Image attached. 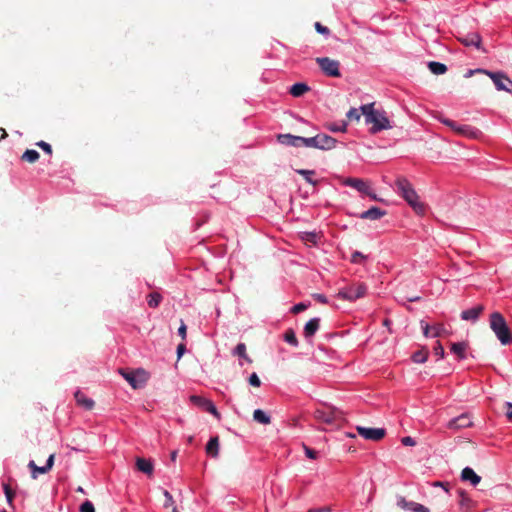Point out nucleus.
Returning <instances> with one entry per match:
<instances>
[{"instance_id":"f257e3e1","label":"nucleus","mask_w":512,"mask_h":512,"mask_svg":"<svg viewBox=\"0 0 512 512\" xmlns=\"http://www.w3.org/2000/svg\"><path fill=\"white\" fill-rule=\"evenodd\" d=\"M395 192L401 196L407 204L419 215H423L426 212V205L420 200L416 190L412 183L403 176L396 178L394 183Z\"/></svg>"},{"instance_id":"f03ea898","label":"nucleus","mask_w":512,"mask_h":512,"mask_svg":"<svg viewBox=\"0 0 512 512\" xmlns=\"http://www.w3.org/2000/svg\"><path fill=\"white\" fill-rule=\"evenodd\" d=\"M360 109L365 116L366 124L372 125L371 133L375 134L392 127L385 111L374 109V103L362 105Z\"/></svg>"},{"instance_id":"7ed1b4c3","label":"nucleus","mask_w":512,"mask_h":512,"mask_svg":"<svg viewBox=\"0 0 512 512\" xmlns=\"http://www.w3.org/2000/svg\"><path fill=\"white\" fill-rule=\"evenodd\" d=\"M490 328L502 345L512 343L510 329L501 313L493 312L490 315Z\"/></svg>"},{"instance_id":"20e7f679","label":"nucleus","mask_w":512,"mask_h":512,"mask_svg":"<svg viewBox=\"0 0 512 512\" xmlns=\"http://www.w3.org/2000/svg\"><path fill=\"white\" fill-rule=\"evenodd\" d=\"M337 140L326 134H317L314 137H305V147L317 148L320 150H331L336 147Z\"/></svg>"},{"instance_id":"39448f33","label":"nucleus","mask_w":512,"mask_h":512,"mask_svg":"<svg viewBox=\"0 0 512 512\" xmlns=\"http://www.w3.org/2000/svg\"><path fill=\"white\" fill-rule=\"evenodd\" d=\"M367 286L364 283H357L340 289L337 297L347 301H355L366 295Z\"/></svg>"},{"instance_id":"423d86ee","label":"nucleus","mask_w":512,"mask_h":512,"mask_svg":"<svg viewBox=\"0 0 512 512\" xmlns=\"http://www.w3.org/2000/svg\"><path fill=\"white\" fill-rule=\"evenodd\" d=\"M316 63L322 72L329 77H340V62L329 57H318Z\"/></svg>"},{"instance_id":"0eeeda50","label":"nucleus","mask_w":512,"mask_h":512,"mask_svg":"<svg viewBox=\"0 0 512 512\" xmlns=\"http://www.w3.org/2000/svg\"><path fill=\"white\" fill-rule=\"evenodd\" d=\"M478 72L487 74L493 81L495 87L499 91H512V80H510L505 74L500 72H490L483 69H478Z\"/></svg>"},{"instance_id":"6e6552de","label":"nucleus","mask_w":512,"mask_h":512,"mask_svg":"<svg viewBox=\"0 0 512 512\" xmlns=\"http://www.w3.org/2000/svg\"><path fill=\"white\" fill-rule=\"evenodd\" d=\"M441 123H443L444 125L448 126L449 128H451L453 131L461 134V135H465V136H469V137H472V138H475L479 131L477 129H475L474 127L470 126V125H466V124H459L453 120H450V119H441L440 120Z\"/></svg>"},{"instance_id":"1a4fd4ad","label":"nucleus","mask_w":512,"mask_h":512,"mask_svg":"<svg viewBox=\"0 0 512 512\" xmlns=\"http://www.w3.org/2000/svg\"><path fill=\"white\" fill-rule=\"evenodd\" d=\"M357 431L359 435L362 436L364 439L371 441H379L386 434L384 428H366L362 426H357Z\"/></svg>"},{"instance_id":"9d476101","label":"nucleus","mask_w":512,"mask_h":512,"mask_svg":"<svg viewBox=\"0 0 512 512\" xmlns=\"http://www.w3.org/2000/svg\"><path fill=\"white\" fill-rule=\"evenodd\" d=\"M472 425L473 422L471 416L468 413H463L449 420L446 426L452 430H460L463 428L471 427Z\"/></svg>"},{"instance_id":"9b49d317","label":"nucleus","mask_w":512,"mask_h":512,"mask_svg":"<svg viewBox=\"0 0 512 512\" xmlns=\"http://www.w3.org/2000/svg\"><path fill=\"white\" fill-rule=\"evenodd\" d=\"M315 418L326 424H334L339 418V412L331 408L317 409L314 413Z\"/></svg>"},{"instance_id":"f8f14e48","label":"nucleus","mask_w":512,"mask_h":512,"mask_svg":"<svg viewBox=\"0 0 512 512\" xmlns=\"http://www.w3.org/2000/svg\"><path fill=\"white\" fill-rule=\"evenodd\" d=\"M190 400L194 404L202 407L205 411L214 415L217 419H220V414L212 401L197 395H192Z\"/></svg>"},{"instance_id":"ddd939ff","label":"nucleus","mask_w":512,"mask_h":512,"mask_svg":"<svg viewBox=\"0 0 512 512\" xmlns=\"http://www.w3.org/2000/svg\"><path fill=\"white\" fill-rule=\"evenodd\" d=\"M397 505L403 510L412 511V512H430L429 509L417 502L408 501L405 497L400 496L397 499Z\"/></svg>"},{"instance_id":"4468645a","label":"nucleus","mask_w":512,"mask_h":512,"mask_svg":"<svg viewBox=\"0 0 512 512\" xmlns=\"http://www.w3.org/2000/svg\"><path fill=\"white\" fill-rule=\"evenodd\" d=\"M278 142L285 146L305 147V137L295 136L292 134H280L277 137Z\"/></svg>"},{"instance_id":"2eb2a0df","label":"nucleus","mask_w":512,"mask_h":512,"mask_svg":"<svg viewBox=\"0 0 512 512\" xmlns=\"http://www.w3.org/2000/svg\"><path fill=\"white\" fill-rule=\"evenodd\" d=\"M458 41L467 47L481 48L482 37L477 32H469L458 37Z\"/></svg>"},{"instance_id":"dca6fc26","label":"nucleus","mask_w":512,"mask_h":512,"mask_svg":"<svg viewBox=\"0 0 512 512\" xmlns=\"http://www.w3.org/2000/svg\"><path fill=\"white\" fill-rule=\"evenodd\" d=\"M343 185L356 189L358 192L371 195L369 186L360 178L348 177L343 180Z\"/></svg>"},{"instance_id":"f3484780","label":"nucleus","mask_w":512,"mask_h":512,"mask_svg":"<svg viewBox=\"0 0 512 512\" xmlns=\"http://www.w3.org/2000/svg\"><path fill=\"white\" fill-rule=\"evenodd\" d=\"M421 327L423 330V334L425 337L437 338L442 336L445 332V327L443 324H436L433 326L428 325L427 323L421 322Z\"/></svg>"},{"instance_id":"a211bd4d","label":"nucleus","mask_w":512,"mask_h":512,"mask_svg":"<svg viewBox=\"0 0 512 512\" xmlns=\"http://www.w3.org/2000/svg\"><path fill=\"white\" fill-rule=\"evenodd\" d=\"M320 327V318H311L304 326L303 335L306 339H311Z\"/></svg>"},{"instance_id":"6ab92c4d","label":"nucleus","mask_w":512,"mask_h":512,"mask_svg":"<svg viewBox=\"0 0 512 512\" xmlns=\"http://www.w3.org/2000/svg\"><path fill=\"white\" fill-rule=\"evenodd\" d=\"M484 307L477 305L461 312V319L465 321H476L482 313Z\"/></svg>"},{"instance_id":"aec40b11","label":"nucleus","mask_w":512,"mask_h":512,"mask_svg":"<svg viewBox=\"0 0 512 512\" xmlns=\"http://www.w3.org/2000/svg\"><path fill=\"white\" fill-rule=\"evenodd\" d=\"M384 215H386V211H384L376 206H373V207L369 208L368 210L362 212L359 215V218L369 219V220H378L381 217H383Z\"/></svg>"},{"instance_id":"412c9836","label":"nucleus","mask_w":512,"mask_h":512,"mask_svg":"<svg viewBox=\"0 0 512 512\" xmlns=\"http://www.w3.org/2000/svg\"><path fill=\"white\" fill-rule=\"evenodd\" d=\"M461 479L463 481H469L472 486H477L480 481L481 477L475 473V471L470 467H465L461 472Z\"/></svg>"},{"instance_id":"4be33fe9","label":"nucleus","mask_w":512,"mask_h":512,"mask_svg":"<svg viewBox=\"0 0 512 512\" xmlns=\"http://www.w3.org/2000/svg\"><path fill=\"white\" fill-rule=\"evenodd\" d=\"M468 344L466 342H456L451 345V352L457 356L459 360L466 359V350Z\"/></svg>"},{"instance_id":"5701e85b","label":"nucleus","mask_w":512,"mask_h":512,"mask_svg":"<svg viewBox=\"0 0 512 512\" xmlns=\"http://www.w3.org/2000/svg\"><path fill=\"white\" fill-rule=\"evenodd\" d=\"M136 467L139 471L151 475L153 473V463L149 459L145 458H137L136 459Z\"/></svg>"},{"instance_id":"b1692460","label":"nucleus","mask_w":512,"mask_h":512,"mask_svg":"<svg viewBox=\"0 0 512 512\" xmlns=\"http://www.w3.org/2000/svg\"><path fill=\"white\" fill-rule=\"evenodd\" d=\"M206 453L213 457V458H217L218 455H219V440H218V437H212L210 438V440L208 441L207 445H206Z\"/></svg>"},{"instance_id":"393cba45","label":"nucleus","mask_w":512,"mask_h":512,"mask_svg":"<svg viewBox=\"0 0 512 512\" xmlns=\"http://www.w3.org/2000/svg\"><path fill=\"white\" fill-rule=\"evenodd\" d=\"M246 350L247 349H246L245 343L241 342L236 345V347L232 351V354L234 356L241 358L243 361H245L247 363H252V359L248 356Z\"/></svg>"},{"instance_id":"a878e982","label":"nucleus","mask_w":512,"mask_h":512,"mask_svg":"<svg viewBox=\"0 0 512 512\" xmlns=\"http://www.w3.org/2000/svg\"><path fill=\"white\" fill-rule=\"evenodd\" d=\"M300 239L306 244L316 245L320 239V236L315 231H303L300 232Z\"/></svg>"},{"instance_id":"bb28decb","label":"nucleus","mask_w":512,"mask_h":512,"mask_svg":"<svg viewBox=\"0 0 512 512\" xmlns=\"http://www.w3.org/2000/svg\"><path fill=\"white\" fill-rule=\"evenodd\" d=\"M253 419L260 423V424H264V425H267V424H270L271 422V417L263 410L261 409H256L254 412H253Z\"/></svg>"},{"instance_id":"cd10ccee","label":"nucleus","mask_w":512,"mask_h":512,"mask_svg":"<svg viewBox=\"0 0 512 512\" xmlns=\"http://www.w3.org/2000/svg\"><path fill=\"white\" fill-rule=\"evenodd\" d=\"M28 468L31 471V477L36 479L40 474L48 473V469L44 466H37L33 460L28 463Z\"/></svg>"},{"instance_id":"c85d7f7f","label":"nucleus","mask_w":512,"mask_h":512,"mask_svg":"<svg viewBox=\"0 0 512 512\" xmlns=\"http://www.w3.org/2000/svg\"><path fill=\"white\" fill-rule=\"evenodd\" d=\"M309 90V86L305 83H295L290 88V94L294 97H300Z\"/></svg>"},{"instance_id":"c756f323","label":"nucleus","mask_w":512,"mask_h":512,"mask_svg":"<svg viewBox=\"0 0 512 512\" xmlns=\"http://www.w3.org/2000/svg\"><path fill=\"white\" fill-rule=\"evenodd\" d=\"M428 68L435 75H442L447 71V66L437 61H430L428 63Z\"/></svg>"},{"instance_id":"7c9ffc66","label":"nucleus","mask_w":512,"mask_h":512,"mask_svg":"<svg viewBox=\"0 0 512 512\" xmlns=\"http://www.w3.org/2000/svg\"><path fill=\"white\" fill-rule=\"evenodd\" d=\"M75 399L78 404L84 406L86 409H92L94 406V401L90 398H87L83 393L77 391L75 393Z\"/></svg>"},{"instance_id":"2f4dec72","label":"nucleus","mask_w":512,"mask_h":512,"mask_svg":"<svg viewBox=\"0 0 512 512\" xmlns=\"http://www.w3.org/2000/svg\"><path fill=\"white\" fill-rule=\"evenodd\" d=\"M296 173L301 175L305 181L313 186L317 185V181L313 179V176L315 175L314 170H308V169H298L296 170Z\"/></svg>"},{"instance_id":"473e14b6","label":"nucleus","mask_w":512,"mask_h":512,"mask_svg":"<svg viewBox=\"0 0 512 512\" xmlns=\"http://www.w3.org/2000/svg\"><path fill=\"white\" fill-rule=\"evenodd\" d=\"M428 350L426 348H422L420 350H417L415 351L413 354H412V361L415 362V363H424L426 362L427 358H428Z\"/></svg>"},{"instance_id":"72a5a7b5","label":"nucleus","mask_w":512,"mask_h":512,"mask_svg":"<svg viewBox=\"0 0 512 512\" xmlns=\"http://www.w3.org/2000/svg\"><path fill=\"white\" fill-rule=\"evenodd\" d=\"M162 301V296L158 292H152L147 296L148 306L151 308H156L160 305Z\"/></svg>"},{"instance_id":"f704fd0d","label":"nucleus","mask_w":512,"mask_h":512,"mask_svg":"<svg viewBox=\"0 0 512 512\" xmlns=\"http://www.w3.org/2000/svg\"><path fill=\"white\" fill-rule=\"evenodd\" d=\"M39 157H40V155H39L38 151H36L34 149H27L22 155V159L29 163L36 162L39 159Z\"/></svg>"},{"instance_id":"c9c22d12","label":"nucleus","mask_w":512,"mask_h":512,"mask_svg":"<svg viewBox=\"0 0 512 512\" xmlns=\"http://www.w3.org/2000/svg\"><path fill=\"white\" fill-rule=\"evenodd\" d=\"M284 340L293 347H298L299 342L293 329H288L284 334Z\"/></svg>"},{"instance_id":"e433bc0d","label":"nucleus","mask_w":512,"mask_h":512,"mask_svg":"<svg viewBox=\"0 0 512 512\" xmlns=\"http://www.w3.org/2000/svg\"><path fill=\"white\" fill-rule=\"evenodd\" d=\"M327 129L331 132L337 133V132H346L347 124L342 121L340 123H331L327 126Z\"/></svg>"},{"instance_id":"4c0bfd02","label":"nucleus","mask_w":512,"mask_h":512,"mask_svg":"<svg viewBox=\"0 0 512 512\" xmlns=\"http://www.w3.org/2000/svg\"><path fill=\"white\" fill-rule=\"evenodd\" d=\"M434 354L438 357V359H443L445 356V351L442 346V344L437 341L434 348H433Z\"/></svg>"},{"instance_id":"58836bf2","label":"nucleus","mask_w":512,"mask_h":512,"mask_svg":"<svg viewBox=\"0 0 512 512\" xmlns=\"http://www.w3.org/2000/svg\"><path fill=\"white\" fill-rule=\"evenodd\" d=\"M304 453L309 459L315 460L318 457V452L306 445H303Z\"/></svg>"},{"instance_id":"ea45409f","label":"nucleus","mask_w":512,"mask_h":512,"mask_svg":"<svg viewBox=\"0 0 512 512\" xmlns=\"http://www.w3.org/2000/svg\"><path fill=\"white\" fill-rule=\"evenodd\" d=\"M309 304H306L304 302H300V303H297L295 304L292 308H291V312L293 314H298L304 310H306L308 308Z\"/></svg>"},{"instance_id":"a19ab883","label":"nucleus","mask_w":512,"mask_h":512,"mask_svg":"<svg viewBox=\"0 0 512 512\" xmlns=\"http://www.w3.org/2000/svg\"><path fill=\"white\" fill-rule=\"evenodd\" d=\"M248 382L251 386L253 387H260L261 386V381H260V378L258 377L257 373L253 372L249 378H248Z\"/></svg>"},{"instance_id":"79ce46f5","label":"nucleus","mask_w":512,"mask_h":512,"mask_svg":"<svg viewBox=\"0 0 512 512\" xmlns=\"http://www.w3.org/2000/svg\"><path fill=\"white\" fill-rule=\"evenodd\" d=\"M347 118L350 119V120H359L360 119V116H361V113L359 112L358 109L356 108H351L347 114H346Z\"/></svg>"},{"instance_id":"37998d69","label":"nucleus","mask_w":512,"mask_h":512,"mask_svg":"<svg viewBox=\"0 0 512 512\" xmlns=\"http://www.w3.org/2000/svg\"><path fill=\"white\" fill-rule=\"evenodd\" d=\"M315 29L319 34L326 35V36L330 34L329 28L326 26H323L320 22L315 23Z\"/></svg>"},{"instance_id":"c03bdc74","label":"nucleus","mask_w":512,"mask_h":512,"mask_svg":"<svg viewBox=\"0 0 512 512\" xmlns=\"http://www.w3.org/2000/svg\"><path fill=\"white\" fill-rule=\"evenodd\" d=\"M122 375L133 388L137 387L136 379L133 373H122Z\"/></svg>"},{"instance_id":"a18cd8bd","label":"nucleus","mask_w":512,"mask_h":512,"mask_svg":"<svg viewBox=\"0 0 512 512\" xmlns=\"http://www.w3.org/2000/svg\"><path fill=\"white\" fill-rule=\"evenodd\" d=\"M80 512H95L94 506L90 501H85L80 506Z\"/></svg>"},{"instance_id":"49530a36","label":"nucleus","mask_w":512,"mask_h":512,"mask_svg":"<svg viewBox=\"0 0 512 512\" xmlns=\"http://www.w3.org/2000/svg\"><path fill=\"white\" fill-rule=\"evenodd\" d=\"M163 494L165 496L164 507L172 506L174 503V500H173V496L171 495V493L167 490H164Z\"/></svg>"},{"instance_id":"de8ad7c7","label":"nucleus","mask_w":512,"mask_h":512,"mask_svg":"<svg viewBox=\"0 0 512 512\" xmlns=\"http://www.w3.org/2000/svg\"><path fill=\"white\" fill-rule=\"evenodd\" d=\"M313 299L316 300L317 302L321 303V304H327L328 303V299L327 297L324 295V294H321V293H315L312 295Z\"/></svg>"},{"instance_id":"09e8293b","label":"nucleus","mask_w":512,"mask_h":512,"mask_svg":"<svg viewBox=\"0 0 512 512\" xmlns=\"http://www.w3.org/2000/svg\"><path fill=\"white\" fill-rule=\"evenodd\" d=\"M363 259H365V256L359 251H355L351 256V261L353 263H360Z\"/></svg>"},{"instance_id":"8fccbe9b","label":"nucleus","mask_w":512,"mask_h":512,"mask_svg":"<svg viewBox=\"0 0 512 512\" xmlns=\"http://www.w3.org/2000/svg\"><path fill=\"white\" fill-rule=\"evenodd\" d=\"M3 488H4V493H5V496L7 498V501L9 503H11L12 500H13V497H14L13 492L11 491L10 487L7 484H4Z\"/></svg>"},{"instance_id":"3c124183","label":"nucleus","mask_w":512,"mask_h":512,"mask_svg":"<svg viewBox=\"0 0 512 512\" xmlns=\"http://www.w3.org/2000/svg\"><path fill=\"white\" fill-rule=\"evenodd\" d=\"M37 146H39L42 150H44L48 154L52 153L51 145L45 141L38 142Z\"/></svg>"},{"instance_id":"603ef678","label":"nucleus","mask_w":512,"mask_h":512,"mask_svg":"<svg viewBox=\"0 0 512 512\" xmlns=\"http://www.w3.org/2000/svg\"><path fill=\"white\" fill-rule=\"evenodd\" d=\"M401 443L404 446H414L416 444V441L414 440V438L410 436H405L401 439Z\"/></svg>"},{"instance_id":"864d4df0","label":"nucleus","mask_w":512,"mask_h":512,"mask_svg":"<svg viewBox=\"0 0 512 512\" xmlns=\"http://www.w3.org/2000/svg\"><path fill=\"white\" fill-rule=\"evenodd\" d=\"M186 331H187V327H186L185 323L183 321H181V325L178 328V334H179V336H181V338L183 340L186 339Z\"/></svg>"},{"instance_id":"5fc2aeb1","label":"nucleus","mask_w":512,"mask_h":512,"mask_svg":"<svg viewBox=\"0 0 512 512\" xmlns=\"http://www.w3.org/2000/svg\"><path fill=\"white\" fill-rule=\"evenodd\" d=\"M458 494L459 496L461 497V501H460V504L463 506V505H466V503L469 501V497L468 495L463 491V490H459L458 491Z\"/></svg>"},{"instance_id":"6e6d98bb","label":"nucleus","mask_w":512,"mask_h":512,"mask_svg":"<svg viewBox=\"0 0 512 512\" xmlns=\"http://www.w3.org/2000/svg\"><path fill=\"white\" fill-rule=\"evenodd\" d=\"M186 351V346L184 343H180L178 346H177V358L180 359L183 354L185 353Z\"/></svg>"},{"instance_id":"4d7b16f0","label":"nucleus","mask_w":512,"mask_h":512,"mask_svg":"<svg viewBox=\"0 0 512 512\" xmlns=\"http://www.w3.org/2000/svg\"><path fill=\"white\" fill-rule=\"evenodd\" d=\"M54 458H55V455L54 454H51L47 461H46V464H45V467L48 469V471H50L53 467V464H54Z\"/></svg>"},{"instance_id":"13d9d810","label":"nucleus","mask_w":512,"mask_h":512,"mask_svg":"<svg viewBox=\"0 0 512 512\" xmlns=\"http://www.w3.org/2000/svg\"><path fill=\"white\" fill-rule=\"evenodd\" d=\"M331 511L332 510L329 506H324V507L309 509L307 512H331Z\"/></svg>"},{"instance_id":"bf43d9fd","label":"nucleus","mask_w":512,"mask_h":512,"mask_svg":"<svg viewBox=\"0 0 512 512\" xmlns=\"http://www.w3.org/2000/svg\"><path fill=\"white\" fill-rule=\"evenodd\" d=\"M506 416L508 419L512 420V403H507Z\"/></svg>"},{"instance_id":"052dcab7","label":"nucleus","mask_w":512,"mask_h":512,"mask_svg":"<svg viewBox=\"0 0 512 512\" xmlns=\"http://www.w3.org/2000/svg\"><path fill=\"white\" fill-rule=\"evenodd\" d=\"M176 458H177V451H173V452H171V460H172V461H175V460H176Z\"/></svg>"},{"instance_id":"680f3d73","label":"nucleus","mask_w":512,"mask_h":512,"mask_svg":"<svg viewBox=\"0 0 512 512\" xmlns=\"http://www.w3.org/2000/svg\"><path fill=\"white\" fill-rule=\"evenodd\" d=\"M368 196H369L371 199H373V200H377V197H376L375 193H373L372 191H371V195H368Z\"/></svg>"},{"instance_id":"e2e57ef3","label":"nucleus","mask_w":512,"mask_h":512,"mask_svg":"<svg viewBox=\"0 0 512 512\" xmlns=\"http://www.w3.org/2000/svg\"><path fill=\"white\" fill-rule=\"evenodd\" d=\"M77 491H78V492H81V493H84V490H83V488H82V487H78V488H77Z\"/></svg>"},{"instance_id":"0e129e2a","label":"nucleus","mask_w":512,"mask_h":512,"mask_svg":"<svg viewBox=\"0 0 512 512\" xmlns=\"http://www.w3.org/2000/svg\"><path fill=\"white\" fill-rule=\"evenodd\" d=\"M436 485H439V486L444 487V484H443V483H441V482H438Z\"/></svg>"},{"instance_id":"69168bd1","label":"nucleus","mask_w":512,"mask_h":512,"mask_svg":"<svg viewBox=\"0 0 512 512\" xmlns=\"http://www.w3.org/2000/svg\"><path fill=\"white\" fill-rule=\"evenodd\" d=\"M173 512H179L176 507L173 508Z\"/></svg>"}]
</instances>
